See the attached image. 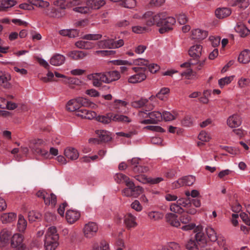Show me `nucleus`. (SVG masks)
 Wrapping results in <instances>:
<instances>
[{"mask_svg":"<svg viewBox=\"0 0 250 250\" xmlns=\"http://www.w3.org/2000/svg\"><path fill=\"white\" fill-rule=\"evenodd\" d=\"M65 60V58L64 56L60 54H56L50 59V63L54 66H59L64 62Z\"/></svg>","mask_w":250,"mask_h":250,"instance_id":"obj_21","label":"nucleus"},{"mask_svg":"<svg viewBox=\"0 0 250 250\" xmlns=\"http://www.w3.org/2000/svg\"><path fill=\"white\" fill-rule=\"evenodd\" d=\"M109 133V132L104 130L96 131V134L98 135L101 141L104 142H108L111 140V137Z\"/></svg>","mask_w":250,"mask_h":250,"instance_id":"obj_33","label":"nucleus"},{"mask_svg":"<svg viewBox=\"0 0 250 250\" xmlns=\"http://www.w3.org/2000/svg\"><path fill=\"white\" fill-rule=\"evenodd\" d=\"M78 100L79 104H80V107L82 106L94 107L95 105L93 103L91 102L87 99L83 97H78Z\"/></svg>","mask_w":250,"mask_h":250,"instance_id":"obj_46","label":"nucleus"},{"mask_svg":"<svg viewBox=\"0 0 250 250\" xmlns=\"http://www.w3.org/2000/svg\"><path fill=\"white\" fill-rule=\"evenodd\" d=\"M231 6H235L239 5V7L243 9L248 7L250 4L249 0H231Z\"/></svg>","mask_w":250,"mask_h":250,"instance_id":"obj_40","label":"nucleus"},{"mask_svg":"<svg viewBox=\"0 0 250 250\" xmlns=\"http://www.w3.org/2000/svg\"><path fill=\"white\" fill-rule=\"evenodd\" d=\"M41 216V214L39 212L32 210L28 213V219L30 222H34L37 220L40 219Z\"/></svg>","mask_w":250,"mask_h":250,"instance_id":"obj_49","label":"nucleus"},{"mask_svg":"<svg viewBox=\"0 0 250 250\" xmlns=\"http://www.w3.org/2000/svg\"><path fill=\"white\" fill-rule=\"evenodd\" d=\"M133 70L136 73V74L129 77L128 82L131 83H141L146 78V69L144 67H135Z\"/></svg>","mask_w":250,"mask_h":250,"instance_id":"obj_3","label":"nucleus"},{"mask_svg":"<svg viewBox=\"0 0 250 250\" xmlns=\"http://www.w3.org/2000/svg\"><path fill=\"white\" fill-rule=\"evenodd\" d=\"M88 5L86 4L84 6H78L73 8V10L76 12L81 14H87L90 12Z\"/></svg>","mask_w":250,"mask_h":250,"instance_id":"obj_54","label":"nucleus"},{"mask_svg":"<svg viewBox=\"0 0 250 250\" xmlns=\"http://www.w3.org/2000/svg\"><path fill=\"white\" fill-rule=\"evenodd\" d=\"M113 113H109L105 115H99L96 117V120L104 124H108L113 121Z\"/></svg>","mask_w":250,"mask_h":250,"instance_id":"obj_25","label":"nucleus"},{"mask_svg":"<svg viewBox=\"0 0 250 250\" xmlns=\"http://www.w3.org/2000/svg\"><path fill=\"white\" fill-rule=\"evenodd\" d=\"M149 170V167L147 166L142 165L141 163L137 168H135L134 172L138 173H146Z\"/></svg>","mask_w":250,"mask_h":250,"instance_id":"obj_59","label":"nucleus"},{"mask_svg":"<svg viewBox=\"0 0 250 250\" xmlns=\"http://www.w3.org/2000/svg\"><path fill=\"white\" fill-rule=\"evenodd\" d=\"M115 181L118 184L127 183L131 181L130 178L123 173H117L114 177Z\"/></svg>","mask_w":250,"mask_h":250,"instance_id":"obj_28","label":"nucleus"},{"mask_svg":"<svg viewBox=\"0 0 250 250\" xmlns=\"http://www.w3.org/2000/svg\"><path fill=\"white\" fill-rule=\"evenodd\" d=\"M206 233L208 238L211 241L215 242L217 240V234L212 228H207L206 229Z\"/></svg>","mask_w":250,"mask_h":250,"instance_id":"obj_44","label":"nucleus"},{"mask_svg":"<svg viewBox=\"0 0 250 250\" xmlns=\"http://www.w3.org/2000/svg\"><path fill=\"white\" fill-rule=\"evenodd\" d=\"M148 216L151 220L155 221L162 219L163 214L159 211H151L148 213Z\"/></svg>","mask_w":250,"mask_h":250,"instance_id":"obj_45","label":"nucleus"},{"mask_svg":"<svg viewBox=\"0 0 250 250\" xmlns=\"http://www.w3.org/2000/svg\"><path fill=\"white\" fill-rule=\"evenodd\" d=\"M169 209L171 212H174V214H182L184 213L185 211V209L180 207V205L177 203V201L175 203H172L170 204Z\"/></svg>","mask_w":250,"mask_h":250,"instance_id":"obj_39","label":"nucleus"},{"mask_svg":"<svg viewBox=\"0 0 250 250\" xmlns=\"http://www.w3.org/2000/svg\"><path fill=\"white\" fill-rule=\"evenodd\" d=\"M132 31L136 34H142L145 32L147 28L145 26H134L132 27Z\"/></svg>","mask_w":250,"mask_h":250,"instance_id":"obj_64","label":"nucleus"},{"mask_svg":"<svg viewBox=\"0 0 250 250\" xmlns=\"http://www.w3.org/2000/svg\"><path fill=\"white\" fill-rule=\"evenodd\" d=\"M148 102L147 99L142 98L137 101H134L131 103V106L136 108H141L146 106V104Z\"/></svg>","mask_w":250,"mask_h":250,"instance_id":"obj_41","label":"nucleus"},{"mask_svg":"<svg viewBox=\"0 0 250 250\" xmlns=\"http://www.w3.org/2000/svg\"><path fill=\"white\" fill-rule=\"evenodd\" d=\"M186 249L188 250H199L197 242L192 239L189 240L186 245Z\"/></svg>","mask_w":250,"mask_h":250,"instance_id":"obj_55","label":"nucleus"},{"mask_svg":"<svg viewBox=\"0 0 250 250\" xmlns=\"http://www.w3.org/2000/svg\"><path fill=\"white\" fill-rule=\"evenodd\" d=\"M136 4L135 0H123L122 5L127 8H133Z\"/></svg>","mask_w":250,"mask_h":250,"instance_id":"obj_60","label":"nucleus"},{"mask_svg":"<svg viewBox=\"0 0 250 250\" xmlns=\"http://www.w3.org/2000/svg\"><path fill=\"white\" fill-rule=\"evenodd\" d=\"M17 215L13 212L3 213L1 215L0 219L3 223H10L16 218Z\"/></svg>","mask_w":250,"mask_h":250,"instance_id":"obj_35","label":"nucleus"},{"mask_svg":"<svg viewBox=\"0 0 250 250\" xmlns=\"http://www.w3.org/2000/svg\"><path fill=\"white\" fill-rule=\"evenodd\" d=\"M12 233L10 231L6 229L1 230L0 232V242L4 244L7 243Z\"/></svg>","mask_w":250,"mask_h":250,"instance_id":"obj_29","label":"nucleus"},{"mask_svg":"<svg viewBox=\"0 0 250 250\" xmlns=\"http://www.w3.org/2000/svg\"><path fill=\"white\" fill-rule=\"evenodd\" d=\"M65 156L71 160H75L79 157V154L77 149L73 147H67L64 151Z\"/></svg>","mask_w":250,"mask_h":250,"instance_id":"obj_17","label":"nucleus"},{"mask_svg":"<svg viewBox=\"0 0 250 250\" xmlns=\"http://www.w3.org/2000/svg\"><path fill=\"white\" fill-rule=\"evenodd\" d=\"M87 78L92 81V84L95 87L101 86L103 83H106V80H105L106 79L105 72L90 74L87 75Z\"/></svg>","mask_w":250,"mask_h":250,"instance_id":"obj_4","label":"nucleus"},{"mask_svg":"<svg viewBox=\"0 0 250 250\" xmlns=\"http://www.w3.org/2000/svg\"><path fill=\"white\" fill-rule=\"evenodd\" d=\"M162 120V114L159 111L149 112V119L142 121V124H156Z\"/></svg>","mask_w":250,"mask_h":250,"instance_id":"obj_8","label":"nucleus"},{"mask_svg":"<svg viewBox=\"0 0 250 250\" xmlns=\"http://www.w3.org/2000/svg\"><path fill=\"white\" fill-rule=\"evenodd\" d=\"M23 240V236L19 233L14 234L11 238V245L13 248H18L24 245L22 243Z\"/></svg>","mask_w":250,"mask_h":250,"instance_id":"obj_15","label":"nucleus"},{"mask_svg":"<svg viewBox=\"0 0 250 250\" xmlns=\"http://www.w3.org/2000/svg\"><path fill=\"white\" fill-rule=\"evenodd\" d=\"M133 63L135 65H138V67H144L146 68L149 64V61L147 60H145L142 58L136 59L133 61ZM147 70V68H146Z\"/></svg>","mask_w":250,"mask_h":250,"instance_id":"obj_50","label":"nucleus"},{"mask_svg":"<svg viewBox=\"0 0 250 250\" xmlns=\"http://www.w3.org/2000/svg\"><path fill=\"white\" fill-rule=\"evenodd\" d=\"M45 142L42 139L35 140L33 142V146H31V149L34 153L47 158L49 155L48 151L40 147V146H43Z\"/></svg>","mask_w":250,"mask_h":250,"instance_id":"obj_5","label":"nucleus"},{"mask_svg":"<svg viewBox=\"0 0 250 250\" xmlns=\"http://www.w3.org/2000/svg\"><path fill=\"white\" fill-rule=\"evenodd\" d=\"M233 79V76L226 77L220 79L218 81L219 85L221 88H223L225 85L230 83L232 81Z\"/></svg>","mask_w":250,"mask_h":250,"instance_id":"obj_48","label":"nucleus"},{"mask_svg":"<svg viewBox=\"0 0 250 250\" xmlns=\"http://www.w3.org/2000/svg\"><path fill=\"white\" fill-rule=\"evenodd\" d=\"M87 54L82 51H72L68 53V56L72 59L79 60L83 59Z\"/></svg>","mask_w":250,"mask_h":250,"instance_id":"obj_27","label":"nucleus"},{"mask_svg":"<svg viewBox=\"0 0 250 250\" xmlns=\"http://www.w3.org/2000/svg\"><path fill=\"white\" fill-rule=\"evenodd\" d=\"M28 2L32 5L45 9L48 8L50 5V3L48 1H44L43 0H28Z\"/></svg>","mask_w":250,"mask_h":250,"instance_id":"obj_32","label":"nucleus"},{"mask_svg":"<svg viewBox=\"0 0 250 250\" xmlns=\"http://www.w3.org/2000/svg\"><path fill=\"white\" fill-rule=\"evenodd\" d=\"M162 114V120L165 121H170L176 118V114H172L168 111H164Z\"/></svg>","mask_w":250,"mask_h":250,"instance_id":"obj_52","label":"nucleus"},{"mask_svg":"<svg viewBox=\"0 0 250 250\" xmlns=\"http://www.w3.org/2000/svg\"><path fill=\"white\" fill-rule=\"evenodd\" d=\"M113 122L129 123L132 120L128 116L120 114H113Z\"/></svg>","mask_w":250,"mask_h":250,"instance_id":"obj_30","label":"nucleus"},{"mask_svg":"<svg viewBox=\"0 0 250 250\" xmlns=\"http://www.w3.org/2000/svg\"><path fill=\"white\" fill-rule=\"evenodd\" d=\"M43 200L45 205H51L53 207H54L57 203L56 196L53 193L49 194L47 193Z\"/></svg>","mask_w":250,"mask_h":250,"instance_id":"obj_31","label":"nucleus"},{"mask_svg":"<svg viewBox=\"0 0 250 250\" xmlns=\"http://www.w3.org/2000/svg\"><path fill=\"white\" fill-rule=\"evenodd\" d=\"M66 108L69 111L77 112L80 108L78 98L69 100L66 104Z\"/></svg>","mask_w":250,"mask_h":250,"instance_id":"obj_16","label":"nucleus"},{"mask_svg":"<svg viewBox=\"0 0 250 250\" xmlns=\"http://www.w3.org/2000/svg\"><path fill=\"white\" fill-rule=\"evenodd\" d=\"M59 235L55 227L48 228L44 239L45 250H55L58 246Z\"/></svg>","mask_w":250,"mask_h":250,"instance_id":"obj_1","label":"nucleus"},{"mask_svg":"<svg viewBox=\"0 0 250 250\" xmlns=\"http://www.w3.org/2000/svg\"><path fill=\"white\" fill-rule=\"evenodd\" d=\"M198 139L203 142H208L210 139L209 134L205 131H202L198 135Z\"/></svg>","mask_w":250,"mask_h":250,"instance_id":"obj_62","label":"nucleus"},{"mask_svg":"<svg viewBox=\"0 0 250 250\" xmlns=\"http://www.w3.org/2000/svg\"><path fill=\"white\" fill-rule=\"evenodd\" d=\"M195 181V177L192 175H188L178 179L176 183H174V184L175 187L176 188H178L184 186H191Z\"/></svg>","mask_w":250,"mask_h":250,"instance_id":"obj_10","label":"nucleus"},{"mask_svg":"<svg viewBox=\"0 0 250 250\" xmlns=\"http://www.w3.org/2000/svg\"><path fill=\"white\" fill-rule=\"evenodd\" d=\"M92 250H110V249L107 242L103 240L99 245L98 244H95L93 246Z\"/></svg>","mask_w":250,"mask_h":250,"instance_id":"obj_43","label":"nucleus"},{"mask_svg":"<svg viewBox=\"0 0 250 250\" xmlns=\"http://www.w3.org/2000/svg\"><path fill=\"white\" fill-rule=\"evenodd\" d=\"M102 35L100 34H89L83 36V39L86 40L97 41L101 39Z\"/></svg>","mask_w":250,"mask_h":250,"instance_id":"obj_56","label":"nucleus"},{"mask_svg":"<svg viewBox=\"0 0 250 250\" xmlns=\"http://www.w3.org/2000/svg\"><path fill=\"white\" fill-rule=\"evenodd\" d=\"M238 61L242 63H247L250 62V51L245 49L242 51L238 57Z\"/></svg>","mask_w":250,"mask_h":250,"instance_id":"obj_26","label":"nucleus"},{"mask_svg":"<svg viewBox=\"0 0 250 250\" xmlns=\"http://www.w3.org/2000/svg\"><path fill=\"white\" fill-rule=\"evenodd\" d=\"M202 46L200 44H196L192 46L189 51V55L192 58L199 59L202 53Z\"/></svg>","mask_w":250,"mask_h":250,"instance_id":"obj_11","label":"nucleus"},{"mask_svg":"<svg viewBox=\"0 0 250 250\" xmlns=\"http://www.w3.org/2000/svg\"><path fill=\"white\" fill-rule=\"evenodd\" d=\"M202 229L203 228L202 226H198L196 227L194 230V231L196 233L195 235V240H194L197 243L204 241L205 235L204 233L202 232Z\"/></svg>","mask_w":250,"mask_h":250,"instance_id":"obj_34","label":"nucleus"},{"mask_svg":"<svg viewBox=\"0 0 250 250\" xmlns=\"http://www.w3.org/2000/svg\"><path fill=\"white\" fill-rule=\"evenodd\" d=\"M98 230V227L95 222H90L86 224L83 229L84 236L87 238L94 236Z\"/></svg>","mask_w":250,"mask_h":250,"instance_id":"obj_6","label":"nucleus"},{"mask_svg":"<svg viewBox=\"0 0 250 250\" xmlns=\"http://www.w3.org/2000/svg\"><path fill=\"white\" fill-rule=\"evenodd\" d=\"M181 124L183 126L188 127L193 124L192 119L190 116H186L182 120Z\"/></svg>","mask_w":250,"mask_h":250,"instance_id":"obj_61","label":"nucleus"},{"mask_svg":"<svg viewBox=\"0 0 250 250\" xmlns=\"http://www.w3.org/2000/svg\"><path fill=\"white\" fill-rule=\"evenodd\" d=\"M208 36V32L200 29H196L192 31L191 38L192 39L202 40Z\"/></svg>","mask_w":250,"mask_h":250,"instance_id":"obj_22","label":"nucleus"},{"mask_svg":"<svg viewBox=\"0 0 250 250\" xmlns=\"http://www.w3.org/2000/svg\"><path fill=\"white\" fill-rule=\"evenodd\" d=\"M86 4L88 5L91 11L92 10L100 9L105 4V1L104 0H87Z\"/></svg>","mask_w":250,"mask_h":250,"instance_id":"obj_14","label":"nucleus"},{"mask_svg":"<svg viewBox=\"0 0 250 250\" xmlns=\"http://www.w3.org/2000/svg\"><path fill=\"white\" fill-rule=\"evenodd\" d=\"M80 217V213L79 211L74 210H68L66 213V219L70 224H73L77 221Z\"/></svg>","mask_w":250,"mask_h":250,"instance_id":"obj_12","label":"nucleus"},{"mask_svg":"<svg viewBox=\"0 0 250 250\" xmlns=\"http://www.w3.org/2000/svg\"><path fill=\"white\" fill-rule=\"evenodd\" d=\"M134 178L142 184H148V177L144 174L136 175L134 176Z\"/></svg>","mask_w":250,"mask_h":250,"instance_id":"obj_63","label":"nucleus"},{"mask_svg":"<svg viewBox=\"0 0 250 250\" xmlns=\"http://www.w3.org/2000/svg\"><path fill=\"white\" fill-rule=\"evenodd\" d=\"M17 3V2L15 0H6L2 1L0 5L1 7L3 9H7L10 7H11L12 6H14Z\"/></svg>","mask_w":250,"mask_h":250,"instance_id":"obj_57","label":"nucleus"},{"mask_svg":"<svg viewBox=\"0 0 250 250\" xmlns=\"http://www.w3.org/2000/svg\"><path fill=\"white\" fill-rule=\"evenodd\" d=\"M124 223L128 229L134 228L137 225L136 217L131 213H128L124 216Z\"/></svg>","mask_w":250,"mask_h":250,"instance_id":"obj_19","label":"nucleus"},{"mask_svg":"<svg viewBox=\"0 0 250 250\" xmlns=\"http://www.w3.org/2000/svg\"><path fill=\"white\" fill-rule=\"evenodd\" d=\"M167 222L170 225L175 227H178L180 226V223L178 220V216L173 213H167L165 216Z\"/></svg>","mask_w":250,"mask_h":250,"instance_id":"obj_13","label":"nucleus"},{"mask_svg":"<svg viewBox=\"0 0 250 250\" xmlns=\"http://www.w3.org/2000/svg\"><path fill=\"white\" fill-rule=\"evenodd\" d=\"M10 76L8 74H5L0 72V81L3 83V86L6 88L9 87L10 84L8 81L10 80Z\"/></svg>","mask_w":250,"mask_h":250,"instance_id":"obj_47","label":"nucleus"},{"mask_svg":"<svg viewBox=\"0 0 250 250\" xmlns=\"http://www.w3.org/2000/svg\"><path fill=\"white\" fill-rule=\"evenodd\" d=\"M98 45L101 48H113V40L107 39L98 42Z\"/></svg>","mask_w":250,"mask_h":250,"instance_id":"obj_37","label":"nucleus"},{"mask_svg":"<svg viewBox=\"0 0 250 250\" xmlns=\"http://www.w3.org/2000/svg\"><path fill=\"white\" fill-rule=\"evenodd\" d=\"M127 187L123 189L122 195L126 197H133L137 198L143 191V188L140 186H135L134 183L131 181L125 185Z\"/></svg>","mask_w":250,"mask_h":250,"instance_id":"obj_2","label":"nucleus"},{"mask_svg":"<svg viewBox=\"0 0 250 250\" xmlns=\"http://www.w3.org/2000/svg\"><path fill=\"white\" fill-rule=\"evenodd\" d=\"M227 124L231 128L239 126L241 124L240 117L238 115L236 114L230 116L227 120Z\"/></svg>","mask_w":250,"mask_h":250,"instance_id":"obj_20","label":"nucleus"},{"mask_svg":"<svg viewBox=\"0 0 250 250\" xmlns=\"http://www.w3.org/2000/svg\"><path fill=\"white\" fill-rule=\"evenodd\" d=\"M27 226V222L21 214L18 216V221L17 223V228L19 231L23 232Z\"/></svg>","mask_w":250,"mask_h":250,"instance_id":"obj_36","label":"nucleus"},{"mask_svg":"<svg viewBox=\"0 0 250 250\" xmlns=\"http://www.w3.org/2000/svg\"><path fill=\"white\" fill-rule=\"evenodd\" d=\"M53 4L55 6L59 7V9L64 11L67 6V3L65 0H55Z\"/></svg>","mask_w":250,"mask_h":250,"instance_id":"obj_58","label":"nucleus"},{"mask_svg":"<svg viewBox=\"0 0 250 250\" xmlns=\"http://www.w3.org/2000/svg\"><path fill=\"white\" fill-rule=\"evenodd\" d=\"M176 23V20L172 17H166L162 22V25L160 26L159 32L163 34L173 29V27Z\"/></svg>","mask_w":250,"mask_h":250,"instance_id":"obj_7","label":"nucleus"},{"mask_svg":"<svg viewBox=\"0 0 250 250\" xmlns=\"http://www.w3.org/2000/svg\"><path fill=\"white\" fill-rule=\"evenodd\" d=\"M43 14L49 18L56 19L61 18L65 15L64 11L55 7L46 8L44 10Z\"/></svg>","mask_w":250,"mask_h":250,"instance_id":"obj_9","label":"nucleus"},{"mask_svg":"<svg viewBox=\"0 0 250 250\" xmlns=\"http://www.w3.org/2000/svg\"><path fill=\"white\" fill-rule=\"evenodd\" d=\"M235 30L242 37H245L250 33V30L241 22L237 24L235 27Z\"/></svg>","mask_w":250,"mask_h":250,"instance_id":"obj_23","label":"nucleus"},{"mask_svg":"<svg viewBox=\"0 0 250 250\" xmlns=\"http://www.w3.org/2000/svg\"><path fill=\"white\" fill-rule=\"evenodd\" d=\"M130 163L129 167H131L132 170L134 171L135 168L141 164V160L138 158H133L130 160L128 161Z\"/></svg>","mask_w":250,"mask_h":250,"instance_id":"obj_53","label":"nucleus"},{"mask_svg":"<svg viewBox=\"0 0 250 250\" xmlns=\"http://www.w3.org/2000/svg\"><path fill=\"white\" fill-rule=\"evenodd\" d=\"M177 203L181 207H184L186 209L190 206V198H181L177 200Z\"/></svg>","mask_w":250,"mask_h":250,"instance_id":"obj_51","label":"nucleus"},{"mask_svg":"<svg viewBox=\"0 0 250 250\" xmlns=\"http://www.w3.org/2000/svg\"><path fill=\"white\" fill-rule=\"evenodd\" d=\"M154 16H152V13L150 11L146 12L143 16V19L145 20L146 24L148 26H151L154 24Z\"/></svg>","mask_w":250,"mask_h":250,"instance_id":"obj_42","label":"nucleus"},{"mask_svg":"<svg viewBox=\"0 0 250 250\" xmlns=\"http://www.w3.org/2000/svg\"><path fill=\"white\" fill-rule=\"evenodd\" d=\"M106 75V83H109L113 81H116L120 78V73L116 70L105 72Z\"/></svg>","mask_w":250,"mask_h":250,"instance_id":"obj_18","label":"nucleus"},{"mask_svg":"<svg viewBox=\"0 0 250 250\" xmlns=\"http://www.w3.org/2000/svg\"><path fill=\"white\" fill-rule=\"evenodd\" d=\"M215 15L218 19H223L229 16L231 13L228 8H218L215 10Z\"/></svg>","mask_w":250,"mask_h":250,"instance_id":"obj_24","label":"nucleus"},{"mask_svg":"<svg viewBox=\"0 0 250 250\" xmlns=\"http://www.w3.org/2000/svg\"><path fill=\"white\" fill-rule=\"evenodd\" d=\"M153 16L154 24H156L158 26L160 27V26L162 25V22L166 17L167 15L165 12H162L158 13Z\"/></svg>","mask_w":250,"mask_h":250,"instance_id":"obj_38","label":"nucleus"}]
</instances>
